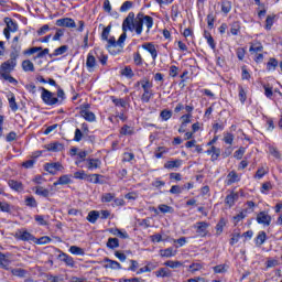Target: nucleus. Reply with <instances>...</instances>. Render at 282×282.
Wrapping results in <instances>:
<instances>
[{
  "label": "nucleus",
  "instance_id": "nucleus-22",
  "mask_svg": "<svg viewBox=\"0 0 282 282\" xmlns=\"http://www.w3.org/2000/svg\"><path fill=\"white\" fill-rule=\"evenodd\" d=\"M240 181H241V176H239V174H237V172L231 171V172L228 173V175H227V186L236 184V182H240Z\"/></svg>",
  "mask_w": 282,
  "mask_h": 282
},
{
  "label": "nucleus",
  "instance_id": "nucleus-15",
  "mask_svg": "<svg viewBox=\"0 0 282 282\" xmlns=\"http://www.w3.org/2000/svg\"><path fill=\"white\" fill-rule=\"evenodd\" d=\"M10 263H12L10 253H0V268L2 270H10Z\"/></svg>",
  "mask_w": 282,
  "mask_h": 282
},
{
  "label": "nucleus",
  "instance_id": "nucleus-41",
  "mask_svg": "<svg viewBox=\"0 0 282 282\" xmlns=\"http://www.w3.org/2000/svg\"><path fill=\"white\" fill-rule=\"evenodd\" d=\"M175 254H177V252L173 251V248H167L160 251V256L165 257L167 259L171 257H175Z\"/></svg>",
  "mask_w": 282,
  "mask_h": 282
},
{
  "label": "nucleus",
  "instance_id": "nucleus-19",
  "mask_svg": "<svg viewBox=\"0 0 282 282\" xmlns=\"http://www.w3.org/2000/svg\"><path fill=\"white\" fill-rule=\"evenodd\" d=\"M86 162L88 164V171H95L96 169H100V166L102 165V161H100L99 159H86Z\"/></svg>",
  "mask_w": 282,
  "mask_h": 282
},
{
  "label": "nucleus",
  "instance_id": "nucleus-52",
  "mask_svg": "<svg viewBox=\"0 0 282 282\" xmlns=\"http://www.w3.org/2000/svg\"><path fill=\"white\" fill-rule=\"evenodd\" d=\"M52 241V238L44 236L39 238H35L34 243H37L39 246H45V243H50Z\"/></svg>",
  "mask_w": 282,
  "mask_h": 282
},
{
  "label": "nucleus",
  "instance_id": "nucleus-3",
  "mask_svg": "<svg viewBox=\"0 0 282 282\" xmlns=\"http://www.w3.org/2000/svg\"><path fill=\"white\" fill-rule=\"evenodd\" d=\"M109 34H111V25L104 28L101 33V41L107 42V50L111 52V50L118 47V52H122V50L124 48V42L127 41V33H122L119 36L118 41H116L115 36L109 37Z\"/></svg>",
  "mask_w": 282,
  "mask_h": 282
},
{
  "label": "nucleus",
  "instance_id": "nucleus-44",
  "mask_svg": "<svg viewBox=\"0 0 282 282\" xmlns=\"http://www.w3.org/2000/svg\"><path fill=\"white\" fill-rule=\"evenodd\" d=\"M160 118L166 122L167 120H171V118H173V111L164 109L161 111L160 113Z\"/></svg>",
  "mask_w": 282,
  "mask_h": 282
},
{
  "label": "nucleus",
  "instance_id": "nucleus-58",
  "mask_svg": "<svg viewBox=\"0 0 282 282\" xmlns=\"http://www.w3.org/2000/svg\"><path fill=\"white\" fill-rule=\"evenodd\" d=\"M241 78L242 80H250L251 78L250 72H248V68L246 66L241 67Z\"/></svg>",
  "mask_w": 282,
  "mask_h": 282
},
{
  "label": "nucleus",
  "instance_id": "nucleus-2",
  "mask_svg": "<svg viewBox=\"0 0 282 282\" xmlns=\"http://www.w3.org/2000/svg\"><path fill=\"white\" fill-rule=\"evenodd\" d=\"M18 58L19 53L13 52L10 54V58L0 65V76L3 78V80H7L11 85H19V80H17L11 75L14 72V68L17 67Z\"/></svg>",
  "mask_w": 282,
  "mask_h": 282
},
{
  "label": "nucleus",
  "instance_id": "nucleus-50",
  "mask_svg": "<svg viewBox=\"0 0 282 282\" xmlns=\"http://www.w3.org/2000/svg\"><path fill=\"white\" fill-rule=\"evenodd\" d=\"M231 10L232 3H230V1H224L221 3V12H224V14H228Z\"/></svg>",
  "mask_w": 282,
  "mask_h": 282
},
{
  "label": "nucleus",
  "instance_id": "nucleus-38",
  "mask_svg": "<svg viewBox=\"0 0 282 282\" xmlns=\"http://www.w3.org/2000/svg\"><path fill=\"white\" fill-rule=\"evenodd\" d=\"M276 67H279V61H276V58H274V57H271L269 59V62L267 63L268 72H274V69H276Z\"/></svg>",
  "mask_w": 282,
  "mask_h": 282
},
{
  "label": "nucleus",
  "instance_id": "nucleus-11",
  "mask_svg": "<svg viewBox=\"0 0 282 282\" xmlns=\"http://www.w3.org/2000/svg\"><path fill=\"white\" fill-rule=\"evenodd\" d=\"M104 268L106 270H122V264L116 260H111L109 258L104 259Z\"/></svg>",
  "mask_w": 282,
  "mask_h": 282
},
{
  "label": "nucleus",
  "instance_id": "nucleus-40",
  "mask_svg": "<svg viewBox=\"0 0 282 282\" xmlns=\"http://www.w3.org/2000/svg\"><path fill=\"white\" fill-rule=\"evenodd\" d=\"M23 72H34V63L30 59H25L22 62Z\"/></svg>",
  "mask_w": 282,
  "mask_h": 282
},
{
  "label": "nucleus",
  "instance_id": "nucleus-21",
  "mask_svg": "<svg viewBox=\"0 0 282 282\" xmlns=\"http://www.w3.org/2000/svg\"><path fill=\"white\" fill-rule=\"evenodd\" d=\"M80 116L86 119L87 122H96V115L87 108L80 110Z\"/></svg>",
  "mask_w": 282,
  "mask_h": 282
},
{
  "label": "nucleus",
  "instance_id": "nucleus-14",
  "mask_svg": "<svg viewBox=\"0 0 282 282\" xmlns=\"http://www.w3.org/2000/svg\"><path fill=\"white\" fill-rule=\"evenodd\" d=\"M17 238L20 239V241H33L34 243L36 237L28 230H19L17 232Z\"/></svg>",
  "mask_w": 282,
  "mask_h": 282
},
{
  "label": "nucleus",
  "instance_id": "nucleus-23",
  "mask_svg": "<svg viewBox=\"0 0 282 282\" xmlns=\"http://www.w3.org/2000/svg\"><path fill=\"white\" fill-rule=\"evenodd\" d=\"M267 239H268V235L265 234V231H259L254 239L256 246L258 248H261V246L265 243Z\"/></svg>",
  "mask_w": 282,
  "mask_h": 282
},
{
  "label": "nucleus",
  "instance_id": "nucleus-18",
  "mask_svg": "<svg viewBox=\"0 0 282 282\" xmlns=\"http://www.w3.org/2000/svg\"><path fill=\"white\" fill-rule=\"evenodd\" d=\"M205 153L212 156V162H216V160H219V155H221V149L212 145Z\"/></svg>",
  "mask_w": 282,
  "mask_h": 282
},
{
  "label": "nucleus",
  "instance_id": "nucleus-6",
  "mask_svg": "<svg viewBox=\"0 0 282 282\" xmlns=\"http://www.w3.org/2000/svg\"><path fill=\"white\" fill-rule=\"evenodd\" d=\"M193 228L196 229L197 237H207L210 224L207 221H197L196 224H194Z\"/></svg>",
  "mask_w": 282,
  "mask_h": 282
},
{
  "label": "nucleus",
  "instance_id": "nucleus-43",
  "mask_svg": "<svg viewBox=\"0 0 282 282\" xmlns=\"http://www.w3.org/2000/svg\"><path fill=\"white\" fill-rule=\"evenodd\" d=\"M153 98V90H143V94L141 96L142 102H150Z\"/></svg>",
  "mask_w": 282,
  "mask_h": 282
},
{
  "label": "nucleus",
  "instance_id": "nucleus-5",
  "mask_svg": "<svg viewBox=\"0 0 282 282\" xmlns=\"http://www.w3.org/2000/svg\"><path fill=\"white\" fill-rule=\"evenodd\" d=\"M4 23L7 28L3 30V35L7 41H10V33L19 32V23H17V21L12 20L11 18H4Z\"/></svg>",
  "mask_w": 282,
  "mask_h": 282
},
{
  "label": "nucleus",
  "instance_id": "nucleus-10",
  "mask_svg": "<svg viewBox=\"0 0 282 282\" xmlns=\"http://www.w3.org/2000/svg\"><path fill=\"white\" fill-rule=\"evenodd\" d=\"M257 223L262 226H270L272 224V216H270L267 212H260L257 215Z\"/></svg>",
  "mask_w": 282,
  "mask_h": 282
},
{
  "label": "nucleus",
  "instance_id": "nucleus-30",
  "mask_svg": "<svg viewBox=\"0 0 282 282\" xmlns=\"http://www.w3.org/2000/svg\"><path fill=\"white\" fill-rule=\"evenodd\" d=\"M238 91V98L241 105H246V100H248V90L243 88V86H239Z\"/></svg>",
  "mask_w": 282,
  "mask_h": 282
},
{
  "label": "nucleus",
  "instance_id": "nucleus-37",
  "mask_svg": "<svg viewBox=\"0 0 282 282\" xmlns=\"http://www.w3.org/2000/svg\"><path fill=\"white\" fill-rule=\"evenodd\" d=\"M115 199H116L115 193H105L101 195L102 204H109L110 202H113Z\"/></svg>",
  "mask_w": 282,
  "mask_h": 282
},
{
  "label": "nucleus",
  "instance_id": "nucleus-17",
  "mask_svg": "<svg viewBox=\"0 0 282 282\" xmlns=\"http://www.w3.org/2000/svg\"><path fill=\"white\" fill-rule=\"evenodd\" d=\"M72 174H64L58 177L56 182L53 183L54 186H66L67 184H72Z\"/></svg>",
  "mask_w": 282,
  "mask_h": 282
},
{
  "label": "nucleus",
  "instance_id": "nucleus-61",
  "mask_svg": "<svg viewBox=\"0 0 282 282\" xmlns=\"http://www.w3.org/2000/svg\"><path fill=\"white\" fill-rule=\"evenodd\" d=\"M263 89L264 96H267L268 98H272V96H274V90H272V87L270 85H263Z\"/></svg>",
  "mask_w": 282,
  "mask_h": 282
},
{
  "label": "nucleus",
  "instance_id": "nucleus-16",
  "mask_svg": "<svg viewBox=\"0 0 282 282\" xmlns=\"http://www.w3.org/2000/svg\"><path fill=\"white\" fill-rule=\"evenodd\" d=\"M249 52L250 54H259L263 52V44L257 40L250 42Z\"/></svg>",
  "mask_w": 282,
  "mask_h": 282
},
{
  "label": "nucleus",
  "instance_id": "nucleus-53",
  "mask_svg": "<svg viewBox=\"0 0 282 282\" xmlns=\"http://www.w3.org/2000/svg\"><path fill=\"white\" fill-rule=\"evenodd\" d=\"M193 118V113H185L181 117L182 127H186V124H191V119Z\"/></svg>",
  "mask_w": 282,
  "mask_h": 282
},
{
  "label": "nucleus",
  "instance_id": "nucleus-51",
  "mask_svg": "<svg viewBox=\"0 0 282 282\" xmlns=\"http://www.w3.org/2000/svg\"><path fill=\"white\" fill-rule=\"evenodd\" d=\"M164 265H166L167 268H172L173 270H175L176 268H182L183 263L181 261H173V260H169L164 263Z\"/></svg>",
  "mask_w": 282,
  "mask_h": 282
},
{
  "label": "nucleus",
  "instance_id": "nucleus-42",
  "mask_svg": "<svg viewBox=\"0 0 282 282\" xmlns=\"http://www.w3.org/2000/svg\"><path fill=\"white\" fill-rule=\"evenodd\" d=\"M204 36H205L209 47L212 50H215L217 47V44L215 43V39H213V35L210 33H208V32H205Z\"/></svg>",
  "mask_w": 282,
  "mask_h": 282
},
{
  "label": "nucleus",
  "instance_id": "nucleus-13",
  "mask_svg": "<svg viewBox=\"0 0 282 282\" xmlns=\"http://www.w3.org/2000/svg\"><path fill=\"white\" fill-rule=\"evenodd\" d=\"M58 259L67 265V268H75L76 261H74V258L65 252H61L58 254Z\"/></svg>",
  "mask_w": 282,
  "mask_h": 282
},
{
  "label": "nucleus",
  "instance_id": "nucleus-35",
  "mask_svg": "<svg viewBox=\"0 0 282 282\" xmlns=\"http://www.w3.org/2000/svg\"><path fill=\"white\" fill-rule=\"evenodd\" d=\"M226 224H228V220L226 218H220L218 224L216 225V235H221L224 232V228H226Z\"/></svg>",
  "mask_w": 282,
  "mask_h": 282
},
{
  "label": "nucleus",
  "instance_id": "nucleus-7",
  "mask_svg": "<svg viewBox=\"0 0 282 282\" xmlns=\"http://www.w3.org/2000/svg\"><path fill=\"white\" fill-rule=\"evenodd\" d=\"M44 171L50 173V175H56V173L65 171V166L61 162L46 163Z\"/></svg>",
  "mask_w": 282,
  "mask_h": 282
},
{
  "label": "nucleus",
  "instance_id": "nucleus-45",
  "mask_svg": "<svg viewBox=\"0 0 282 282\" xmlns=\"http://www.w3.org/2000/svg\"><path fill=\"white\" fill-rule=\"evenodd\" d=\"M24 202L25 206H28L29 208H36L39 206L36 198H34L33 196L26 197Z\"/></svg>",
  "mask_w": 282,
  "mask_h": 282
},
{
  "label": "nucleus",
  "instance_id": "nucleus-39",
  "mask_svg": "<svg viewBox=\"0 0 282 282\" xmlns=\"http://www.w3.org/2000/svg\"><path fill=\"white\" fill-rule=\"evenodd\" d=\"M35 195H39L40 197H50V189L44 188L42 186H36Z\"/></svg>",
  "mask_w": 282,
  "mask_h": 282
},
{
  "label": "nucleus",
  "instance_id": "nucleus-48",
  "mask_svg": "<svg viewBox=\"0 0 282 282\" xmlns=\"http://www.w3.org/2000/svg\"><path fill=\"white\" fill-rule=\"evenodd\" d=\"M269 153L275 158V160H281V152L275 147L269 145Z\"/></svg>",
  "mask_w": 282,
  "mask_h": 282
},
{
  "label": "nucleus",
  "instance_id": "nucleus-20",
  "mask_svg": "<svg viewBox=\"0 0 282 282\" xmlns=\"http://www.w3.org/2000/svg\"><path fill=\"white\" fill-rule=\"evenodd\" d=\"M45 148L47 151H51L52 153H58L65 149V145H63V143L61 142H53L48 143Z\"/></svg>",
  "mask_w": 282,
  "mask_h": 282
},
{
  "label": "nucleus",
  "instance_id": "nucleus-12",
  "mask_svg": "<svg viewBox=\"0 0 282 282\" xmlns=\"http://www.w3.org/2000/svg\"><path fill=\"white\" fill-rule=\"evenodd\" d=\"M142 50H145V52H149L151 54L152 61H156L158 58V48L155 47V44L148 42L142 44Z\"/></svg>",
  "mask_w": 282,
  "mask_h": 282
},
{
  "label": "nucleus",
  "instance_id": "nucleus-54",
  "mask_svg": "<svg viewBox=\"0 0 282 282\" xmlns=\"http://www.w3.org/2000/svg\"><path fill=\"white\" fill-rule=\"evenodd\" d=\"M130 267L128 268L129 272H138V268H140V263L137 260H129Z\"/></svg>",
  "mask_w": 282,
  "mask_h": 282
},
{
  "label": "nucleus",
  "instance_id": "nucleus-63",
  "mask_svg": "<svg viewBox=\"0 0 282 282\" xmlns=\"http://www.w3.org/2000/svg\"><path fill=\"white\" fill-rule=\"evenodd\" d=\"M11 274H13V276H20L21 279H23V276H25V270H23V269H12Z\"/></svg>",
  "mask_w": 282,
  "mask_h": 282
},
{
  "label": "nucleus",
  "instance_id": "nucleus-25",
  "mask_svg": "<svg viewBox=\"0 0 282 282\" xmlns=\"http://www.w3.org/2000/svg\"><path fill=\"white\" fill-rule=\"evenodd\" d=\"M182 164H183L182 159H176L174 161H167L164 164V169L172 171L173 169H180V166H182Z\"/></svg>",
  "mask_w": 282,
  "mask_h": 282
},
{
  "label": "nucleus",
  "instance_id": "nucleus-31",
  "mask_svg": "<svg viewBox=\"0 0 282 282\" xmlns=\"http://www.w3.org/2000/svg\"><path fill=\"white\" fill-rule=\"evenodd\" d=\"M8 100L11 111H19V105H17V97H14V94H9Z\"/></svg>",
  "mask_w": 282,
  "mask_h": 282
},
{
  "label": "nucleus",
  "instance_id": "nucleus-36",
  "mask_svg": "<svg viewBox=\"0 0 282 282\" xmlns=\"http://www.w3.org/2000/svg\"><path fill=\"white\" fill-rule=\"evenodd\" d=\"M158 208H159L160 213H163V215H166V214L173 215V213H175V209L169 205L161 204V205H159Z\"/></svg>",
  "mask_w": 282,
  "mask_h": 282
},
{
  "label": "nucleus",
  "instance_id": "nucleus-1",
  "mask_svg": "<svg viewBox=\"0 0 282 282\" xmlns=\"http://www.w3.org/2000/svg\"><path fill=\"white\" fill-rule=\"evenodd\" d=\"M147 26V32H151V28H153V18L150 15H144V13L140 12L137 14L130 12L128 17L123 20L122 30L123 32H133L140 36L143 31V26Z\"/></svg>",
  "mask_w": 282,
  "mask_h": 282
},
{
  "label": "nucleus",
  "instance_id": "nucleus-56",
  "mask_svg": "<svg viewBox=\"0 0 282 282\" xmlns=\"http://www.w3.org/2000/svg\"><path fill=\"white\" fill-rule=\"evenodd\" d=\"M224 142L225 144H232V142H235V134L227 132L224 135Z\"/></svg>",
  "mask_w": 282,
  "mask_h": 282
},
{
  "label": "nucleus",
  "instance_id": "nucleus-47",
  "mask_svg": "<svg viewBox=\"0 0 282 282\" xmlns=\"http://www.w3.org/2000/svg\"><path fill=\"white\" fill-rule=\"evenodd\" d=\"M67 50H69V47L67 45H62L54 50L52 56H63V54H65V52H67Z\"/></svg>",
  "mask_w": 282,
  "mask_h": 282
},
{
  "label": "nucleus",
  "instance_id": "nucleus-60",
  "mask_svg": "<svg viewBox=\"0 0 282 282\" xmlns=\"http://www.w3.org/2000/svg\"><path fill=\"white\" fill-rule=\"evenodd\" d=\"M34 219L39 224V226H47V220H45V216L35 215Z\"/></svg>",
  "mask_w": 282,
  "mask_h": 282
},
{
  "label": "nucleus",
  "instance_id": "nucleus-4",
  "mask_svg": "<svg viewBox=\"0 0 282 282\" xmlns=\"http://www.w3.org/2000/svg\"><path fill=\"white\" fill-rule=\"evenodd\" d=\"M41 98L44 105H47L48 107H54V105H61V100L56 98V95L45 88H42Z\"/></svg>",
  "mask_w": 282,
  "mask_h": 282
},
{
  "label": "nucleus",
  "instance_id": "nucleus-9",
  "mask_svg": "<svg viewBox=\"0 0 282 282\" xmlns=\"http://www.w3.org/2000/svg\"><path fill=\"white\" fill-rule=\"evenodd\" d=\"M86 69L90 74L96 72V69H98V62H96V57L94 55H91V53H88V55H87Z\"/></svg>",
  "mask_w": 282,
  "mask_h": 282
},
{
  "label": "nucleus",
  "instance_id": "nucleus-57",
  "mask_svg": "<svg viewBox=\"0 0 282 282\" xmlns=\"http://www.w3.org/2000/svg\"><path fill=\"white\" fill-rule=\"evenodd\" d=\"M207 25L210 30L215 28V14H213V12L208 13L207 15Z\"/></svg>",
  "mask_w": 282,
  "mask_h": 282
},
{
  "label": "nucleus",
  "instance_id": "nucleus-27",
  "mask_svg": "<svg viewBox=\"0 0 282 282\" xmlns=\"http://www.w3.org/2000/svg\"><path fill=\"white\" fill-rule=\"evenodd\" d=\"M99 218H100V212H98V210L89 212L86 217V219H87V221H89V224H96Z\"/></svg>",
  "mask_w": 282,
  "mask_h": 282
},
{
  "label": "nucleus",
  "instance_id": "nucleus-62",
  "mask_svg": "<svg viewBox=\"0 0 282 282\" xmlns=\"http://www.w3.org/2000/svg\"><path fill=\"white\" fill-rule=\"evenodd\" d=\"M246 154V148H239L235 153H234V158L236 160H241V158H243V155Z\"/></svg>",
  "mask_w": 282,
  "mask_h": 282
},
{
  "label": "nucleus",
  "instance_id": "nucleus-28",
  "mask_svg": "<svg viewBox=\"0 0 282 282\" xmlns=\"http://www.w3.org/2000/svg\"><path fill=\"white\" fill-rule=\"evenodd\" d=\"M137 85H141L143 91H152L151 89L153 88V83L149 78L141 79Z\"/></svg>",
  "mask_w": 282,
  "mask_h": 282
},
{
  "label": "nucleus",
  "instance_id": "nucleus-24",
  "mask_svg": "<svg viewBox=\"0 0 282 282\" xmlns=\"http://www.w3.org/2000/svg\"><path fill=\"white\" fill-rule=\"evenodd\" d=\"M8 184L9 187L12 188V191H15L17 193H23V183L14 180H9Z\"/></svg>",
  "mask_w": 282,
  "mask_h": 282
},
{
  "label": "nucleus",
  "instance_id": "nucleus-8",
  "mask_svg": "<svg viewBox=\"0 0 282 282\" xmlns=\"http://www.w3.org/2000/svg\"><path fill=\"white\" fill-rule=\"evenodd\" d=\"M55 25H57V28L74 29V28H76V21H74V19H72V18H62V19L56 20Z\"/></svg>",
  "mask_w": 282,
  "mask_h": 282
},
{
  "label": "nucleus",
  "instance_id": "nucleus-29",
  "mask_svg": "<svg viewBox=\"0 0 282 282\" xmlns=\"http://www.w3.org/2000/svg\"><path fill=\"white\" fill-rule=\"evenodd\" d=\"M155 276L160 279H171L173 276V273H171V270L161 268L159 271L155 272Z\"/></svg>",
  "mask_w": 282,
  "mask_h": 282
},
{
  "label": "nucleus",
  "instance_id": "nucleus-33",
  "mask_svg": "<svg viewBox=\"0 0 282 282\" xmlns=\"http://www.w3.org/2000/svg\"><path fill=\"white\" fill-rule=\"evenodd\" d=\"M120 135H133V133H135V129H133V127L129 126V124H124L120 131H119Z\"/></svg>",
  "mask_w": 282,
  "mask_h": 282
},
{
  "label": "nucleus",
  "instance_id": "nucleus-34",
  "mask_svg": "<svg viewBox=\"0 0 282 282\" xmlns=\"http://www.w3.org/2000/svg\"><path fill=\"white\" fill-rule=\"evenodd\" d=\"M106 246L110 250H116V248H120V240L118 238H109Z\"/></svg>",
  "mask_w": 282,
  "mask_h": 282
},
{
  "label": "nucleus",
  "instance_id": "nucleus-59",
  "mask_svg": "<svg viewBox=\"0 0 282 282\" xmlns=\"http://www.w3.org/2000/svg\"><path fill=\"white\" fill-rule=\"evenodd\" d=\"M88 175L85 173V171L80 170L74 173L75 180H87Z\"/></svg>",
  "mask_w": 282,
  "mask_h": 282
},
{
  "label": "nucleus",
  "instance_id": "nucleus-32",
  "mask_svg": "<svg viewBox=\"0 0 282 282\" xmlns=\"http://www.w3.org/2000/svg\"><path fill=\"white\" fill-rule=\"evenodd\" d=\"M68 251L70 254H75L76 257H85V249L78 246H70Z\"/></svg>",
  "mask_w": 282,
  "mask_h": 282
},
{
  "label": "nucleus",
  "instance_id": "nucleus-26",
  "mask_svg": "<svg viewBox=\"0 0 282 282\" xmlns=\"http://www.w3.org/2000/svg\"><path fill=\"white\" fill-rule=\"evenodd\" d=\"M237 199H239V194L231 192L229 195L226 196L225 204H227V206L229 207H232L235 206V202H237Z\"/></svg>",
  "mask_w": 282,
  "mask_h": 282
},
{
  "label": "nucleus",
  "instance_id": "nucleus-49",
  "mask_svg": "<svg viewBox=\"0 0 282 282\" xmlns=\"http://www.w3.org/2000/svg\"><path fill=\"white\" fill-rule=\"evenodd\" d=\"M276 15H268L265 19V25L264 29L270 31L272 30V25H274V19Z\"/></svg>",
  "mask_w": 282,
  "mask_h": 282
},
{
  "label": "nucleus",
  "instance_id": "nucleus-55",
  "mask_svg": "<svg viewBox=\"0 0 282 282\" xmlns=\"http://www.w3.org/2000/svg\"><path fill=\"white\" fill-rule=\"evenodd\" d=\"M131 8H133V2L131 1H126L122 3V6L120 7V12H129V10H131Z\"/></svg>",
  "mask_w": 282,
  "mask_h": 282
},
{
  "label": "nucleus",
  "instance_id": "nucleus-64",
  "mask_svg": "<svg viewBox=\"0 0 282 282\" xmlns=\"http://www.w3.org/2000/svg\"><path fill=\"white\" fill-rule=\"evenodd\" d=\"M134 159H135V154L131 152H124L122 156V162H131Z\"/></svg>",
  "mask_w": 282,
  "mask_h": 282
},
{
  "label": "nucleus",
  "instance_id": "nucleus-46",
  "mask_svg": "<svg viewBox=\"0 0 282 282\" xmlns=\"http://www.w3.org/2000/svg\"><path fill=\"white\" fill-rule=\"evenodd\" d=\"M121 76H124L126 78H133V76H135V74L133 73V69H131V66H126L121 70Z\"/></svg>",
  "mask_w": 282,
  "mask_h": 282
}]
</instances>
